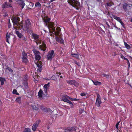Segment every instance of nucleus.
Masks as SVG:
<instances>
[{
	"label": "nucleus",
	"mask_w": 132,
	"mask_h": 132,
	"mask_svg": "<svg viewBox=\"0 0 132 132\" xmlns=\"http://www.w3.org/2000/svg\"><path fill=\"white\" fill-rule=\"evenodd\" d=\"M131 22H132V18L131 19Z\"/></svg>",
	"instance_id": "obj_57"
},
{
	"label": "nucleus",
	"mask_w": 132,
	"mask_h": 132,
	"mask_svg": "<svg viewBox=\"0 0 132 132\" xmlns=\"http://www.w3.org/2000/svg\"><path fill=\"white\" fill-rule=\"evenodd\" d=\"M55 0H51V1H50V2H52L53 1H55Z\"/></svg>",
	"instance_id": "obj_52"
},
{
	"label": "nucleus",
	"mask_w": 132,
	"mask_h": 132,
	"mask_svg": "<svg viewBox=\"0 0 132 132\" xmlns=\"http://www.w3.org/2000/svg\"><path fill=\"white\" fill-rule=\"evenodd\" d=\"M70 97L67 95H63L62 96L61 99L62 100L65 102L68 103L71 107H72L73 105L72 103L69 100V99L70 100Z\"/></svg>",
	"instance_id": "obj_5"
},
{
	"label": "nucleus",
	"mask_w": 132,
	"mask_h": 132,
	"mask_svg": "<svg viewBox=\"0 0 132 132\" xmlns=\"http://www.w3.org/2000/svg\"><path fill=\"white\" fill-rule=\"evenodd\" d=\"M124 43L125 47L127 49H130L131 47L129 45L125 42H124Z\"/></svg>",
	"instance_id": "obj_26"
},
{
	"label": "nucleus",
	"mask_w": 132,
	"mask_h": 132,
	"mask_svg": "<svg viewBox=\"0 0 132 132\" xmlns=\"http://www.w3.org/2000/svg\"><path fill=\"white\" fill-rule=\"evenodd\" d=\"M92 80L94 84L95 85H100L101 84V83L100 82L97 81H94L93 80Z\"/></svg>",
	"instance_id": "obj_20"
},
{
	"label": "nucleus",
	"mask_w": 132,
	"mask_h": 132,
	"mask_svg": "<svg viewBox=\"0 0 132 132\" xmlns=\"http://www.w3.org/2000/svg\"><path fill=\"white\" fill-rule=\"evenodd\" d=\"M23 132H31V130L29 128H26Z\"/></svg>",
	"instance_id": "obj_31"
},
{
	"label": "nucleus",
	"mask_w": 132,
	"mask_h": 132,
	"mask_svg": "<svg viewBox=\"0 0 132 132\" xmlns=\"http://www.w3.org/2000/svg\"><path fill=\"white\" fill-rule=\"evenodd\" d=\"M106 25H107L108 28H110V26H109V24L107 22H106Z\"/></svg>",
	"instance_id": "obj_49"
},
{
	"label": "nucleus",
	"mask_w": 132,
	"mask_h": 132,
	"mask_svg": "<svg viewBox=\"0 0 132 132\" xmlns=\"http://www.w3.org/2000/svg\"><path fill=\"white\" fill-rule=\"evenodd\" d=\"M24 85L25 86L26 88H27L28 87V84L26 82L24 84Z\"/></svg>",
	"instance_id": "obj_38"
},
{
	"label": "nucleus",
	"mask_w": 132,
	"mask_h": 132,
	"mask_svg": "<svg viewBox=\"0 0 132 132\" xmlns=\"http://www.w3.org/2000/svg\"><path fill=\"white\" fill-rule=\"evenodd\" d=\"M127 60V64L128 65V67L129 68L130 66V63H129V60Z\"/></svg>",
	"instance_id": "obj_40"
},
{
	"label": "nucleus",
	"mask_w": 132,
	"mask_h": 132,
	"mask_svg": "<svg viewBox=\"0 0 132 132\" xmlns=\"http://www.w3.org/2000/svg\"><path fill=\"white\" fill-rule=\"evenodd\" d=\"M67 82L70 85H73L75 87H78L79 85V84L74 80H67Z\"/></svg>",
	"instance_id": "obj_8"
},
{
	"label": "nucleus",
	"mask_w": 132,
	"mask_h": 132,
	"mask_svg": "<svg viewBox=\"0 0 132 132\" xmlns=\"http://www.w3.org/2000/svg\"><path fill=\"white\" fill-rule=\"evenodd\" d=\"M38 71L40 72L42 70V67H38Z\"/></svg>",
	"instance_id": "obj_42"
},
{
	"label": "nucleus",
	"mask_w": 132,
	"mask_h": 132,
	"mask_svg": "<svg viewBox=\"0 0 132 132\" xmlns=\"http://www.w3.org/2000/svg\"><path fill=\"white\" fill-rule=\"evenodd\" d=\"M121 57L122 59H123L124 60H128L122 54L121 55Z\"/></svg>",
	"instance_id": "obj_35"
},
{
	"label": "nucleus",
	"mask_w": 132,
	"mask_h": 132,
	"mask_svg": "<svg viewBox=\"0 0 132 132\" xmlns=\"http://www.w3.org/2000/svg\"><path fill=\"white\" fill-rule=\"evenodd\" d=\"M6 70H8L10 72H13V70L9 67H7L6 68Z\"/></svg>",
	"instance_id": "obj_36"
},
{
	"label": "nucleus",
	"mask_w": 132,
	"mask_h": 132,
	"mask_svg": "<svg viewBox=\"0 0 132 132\" xmlns=\"http://www.w3.org/2000/svg\"><path fill=\"white\" fill-rule=\"evenodd\" d=\"M10 2H12V0H9Z\"/></svg>",
	"instance_id": "obj_53"
},
{
	"label": "nucleus",
	"mask_w": 132,
	"mask_h": 132,
	"mask_svg": "<svg viewBox=\"0 0 132 132\" xmlns=\"http://www.w3.org/2000/svg\"><path fill=\"white\" fill-rule=\"evenodd\" d=\"M31 26V23L29 20H26L24 25V29L26 30L27 32H29Z\"/></svg>",
	"instance_id": "obj_4"
},
{
	"label": "nucleus",
	"mask_w": 132,
	"mask_h": 132,
	"mask_svg": "<svg viewBox=\"0 0 132 132\" xmlns=\"http://www.w3.org/2000/svg\"><path fill=\"white\" fill-rule=\"evenodd\" d=\"M111 17L116 19L120 22L122 21L121 20L120 18L117 17L115 15H112Z\"/></svg>",
	"instance_id": "obj_18"
},
{
	"label": "nucleus",
	"mask_w": 132,
	"mask_h": 132,
	"mask_svg": "<svg viewBox=\"0 0 132 132\" xmlns=\"http://www.w3.org/2000/svg\"><path fill=\"white\" fill-rule=\"evenodd\" d=\"M35 6L36 7H40L41 6V4L39 2H37L36 3Z\"/></svg>",
	"instance_id": "obj_33"
},
{
	"label": "nucleus",
	"mask_w": 132,
	"mask_h": 132,
	"mask_svg": "<svg viewBox=\"0 0 132 132\" xmlns=\"http://www.w3.org/2000/svg\"><path fill=\"white\" fill-rule=\"evenodd\" d=\"M22 26V27H23V26H22V25H21L20 26Z\"/></svg>",
	"instance_id": "obj_58"
},
{
	"label": "nucleus",
	"mask_w": 132,
	"mask_h": 132,
	"mask_svg": "<svg viewBox=\"0 0 132 132\" xmlns=\"http://www.w3.org/2000/svg\"><path fill=\"white\" fill-rule=\"evenodd\" d=\"M28 76L26 75L24 78V80H26Z\"/></svg>",
	"instance_id": "obj_50"
},
{
	"label": "nucleus",
	"mask_w": 132,
	"mask_h": 132,
	"mask_svg": "<svg viewBox=\"0 0 132 132\" xmlns=\"http://www.w3.org/2000/svg\"><path fill=\"white\" fill-rule=\"evenodd\" d=\"M102 103L101 100V97L98 94H97V98L96 102V105L98 107L100 106V104Z\"/></svg>",
	"instance_id": "obj_11"
},
{
	"label": "nucleus",
	"mask_w": 132,
	"mask_h": 132,
	"mask_svg": "<svg viewBox=\"0 0 132 132\" xmlns=\"http://www.w3.org/2000/svg\"><path fill=\"white\" fill-rule=\"evenodd\" d=\"M106 5H105L106 7V6H111L112 5H113L114 4V3L112 2H111L109 3H106Z\"/></svg>",
	"instance_id": "obj_28"
},
{
	"label": "nucleus",
	"mask_w": 132,
	"mask_h": 132,
	"mask_svg": "<svg viewBox=\"0 0 132 132\" xmlns=\"http://www.w3.org/2000/svg\"><path fill=\"white\" fill-rule=\"evenodd\" d=\"M51 36H52V34H51L50 35Z\"/></svg>",
	"instance_id": "obj_55"
},
{
	"label": "nucleus",
	"mask_w": 132,
	"mask_h": 132,
	"mask_svg": "<svg viewBox=\"0 0 132 132\" xmlns=\"http://www.w3.org/2000/svg\"><path fill=\"white\" fill-rule=\"evenodd\" d=\"M15 94H16L17 95H19V94L18 93H17V92H16V93Z\"/></svg>",
	"instance_id": "obj_54"
},
{
	"label": "nucleus",
	"mask_w": 132,
	"mask_h": 132,
	"mask_svg": "<svg viewBox=\"0 0 132 132\" xmlns=\"http://www.w3.org/2000/svg\"><path fill=\"white\" fill-rule=\"evenodd\" d=\"M10 33H7V34L6 35V41L7 42H8V39L10 38Z\"/></svg>",
	"instance_id": "obj_22"
},
{
	"label": "nucleus",
	"mask_w": 132,
	"mask_h": 132,
	"mask_svg": "<svg viewBox=\"0 0 132 132\" xmlns=\"http://www.w3.org/2000/svg\"><path fill=\"white\" fill-rule=\"evenodd\" d=\"M68 3L72 6L78 9V7L80 5L79 2L78 0H68Z\"/></svg>",
	"instance_id": "obj_2"
},
{
	"label": "nucleus",
	"mask_w": 132,
	"mask_h": 132,
	"mask_svg": "<svg viewBox=\"0 0 132 132\" xmlns=\"http://www.w3.org/2000/svg\"><path fill=\"white\" fill-rule=\"evenodd\" d=\"M43 94V91L42 90L40 89L39 90L38 92V94L39 97L41 98L42 97V95Z\"/></svg>",
	"instance_id": "obj_19"
},
{
	"label": "nucleus",
	"mask_w": 132,
	"mask_h": 132,
	"mask_svg": "<svg viewBox=\"0 0 132 132\" xmlns=\"http://www.w3.org/2000/svg\"><path fill=\"white\" fill-rule=\"evenodd\" d=\"M16 101L17 102L20 104L21 103V101L20 97H18L16 99Z\"/></svg>",
	"instance_id": "obj_27"
},
{
	"label": "nucleus",
	"mask_w": 132,
	"mask_h": 132,
	"mask_svg": "<svg viewBox=\"0 0 132 132\" xmlns=\"http://www.w3.org/2000/svg\"><path fill=\"white\" fill-rule=\"evenodd\" d=\"M72 56H73L74 57H76V58H77V59L79 58V55L78 54H72Z\"/></svg>",
	"instance_id": "obj_30"
},
{
	"label": "nucleus",
	"mask_w": 132,
	"mask_h": 132,
	"mask_svg": "<svg viewBox=\"0 0 132 132\" xmlns=\"http://www.w3.org/2000/svg\"><path fill=\"white\" fill-rule=\"evenodd\" d=\"M120 23L121 24V25L122 26V27L123 28H125L124 23L122 21H121Z\"/></svg>",
	"instance_id": "obj_41"
},
{
	"label": "nucleus",
	"mask_w": 132,
	"mask_h": 132,
	"mask_svg": "<svg viewBox=\"0 0 132 132\" xmlns=\"http://www.w3.org/2000/svg\"><path fill=\"white\" fill-rule=\"evenodd\" d=\"M12 7V5L11 4L6 2H5L2 5V7L3 8H6Z\"/></svg>",
	"instance_id": "obj_12"
},
{
	"label": "nucleus",
	"mask_w": 132,
	"mask_h": 132,
	"mask_svg": "<svg viewBox=\"0 0 132 132\" xmlns=\"http://www.w3.org/2000/svg\"><path fill=\"white\" fill-rule=\"evenodd\" d=\"M36 43L37 45L39 44H41L39 46V49L43 51H45L46 48V46L44 43L41 40L38 39L36 42Z\"/></svg>",
	"instance_id": "obj_3"
},
{
	"label": "nucleus",
	"mask_w": 132,
	"mask_h": 132,
	"mask_svg": "<svg viewBox=\"0 0 132 132\" xmlns=\"http://www.w3.org/2000/svg\"><path fill=\"white\" fill-rule=\"evenodd\" d=\"M50 83L48 82L47 84H46L44 86V90L45 93L47 92V90L50 87Z\"/></svg>",
	"instance_id": "obj_16"
},
{
	"label": "nucleus",
	"mask_w": 132,
	"mask_h": 132,
	"mask_svg": "<svg viewBox=\"0 0 132 132\" xmlns=\"http://www.w3.org/2000/svg\"><path fill=\"white\" fill-rule=\"evenodd\" d=\"M32 37L35 40L37 39L38 38V36L36 34H32Z\"/></svg>",
	"instance_id": "obj_23"
},
{
	"label": "nucleus",
	"mask_w": 132,
	"mask_h": 132,
	"mask_svg": "<svg viewBox=\"0 0 132 132\" xmlns=\"http://www.w3.org/2000/svg\"><path fill=\"white\" fill-rule=\"evenodd\" d=\"M8 27H9V28H10L11 27V24H10V20L9 21V22Z\"/></svg>",
	"instance_id": "obj_46"
},
{
	"label": "nucleus",
	"mask_w": 132,
	"mask_h": 132,
	"mask_svg": "<svg viewBox=\"0 0 132 132\" xmlns=\"http://www.w3.org/2000/svg\"><path fill=\"white\" fill-rule=\"evenodd\" d=\"M22 60L23 62L24 63H27L28 61V60L27 58V54L25 53H22Z\"/></svg>",
	"instance_id": "obj_13"
},
{
	"label": "nucleus",
	"mask_w": 132,
	"mask_h": 132,
	"mask_svg": "<svg viewBox=\"0 0 132 132\" xmlns=\"http://www.w3.org/2000/svg\"><path fill=\"white\" fill-rule=\"evenodd\" d=\"M38 123L37 122L34 123L32 128V129L33 131H35L36 130L38 126Z\"/></svg>",
	"instance_id": "obj_17"
},
{
	"label": "nucleus",
	"mask_w": 132,
	"mask_h": 132,
	"mask_svg": "<svg viewBox=\"0 0 132 132\" xmlns=\"http://www.w3.org/2000/svg\"><path fill=\"white\" fill-rule=\"evenodd\" d=\"M97 1H100L101 0H96Z\"/></svg>",
	"instance_id": "obj_56"
},
{
	"label": "nucleus",
	"mask_w": 132,
	"mask_h": 132,
	"mask_svg": "<svg viewBox=\"0 0 132 132\" xmlns=\"http://www.w3.org/2000/svg\"><path fill=\"white\" fill-rule=\"evenodd\" d=\"M55 38L56 41L57 42L62 44L63 43L64 40L61 37L56 36L55 37Z\"/></svg>",
	"instance_id": "obj_15"
},
{
	"label": "nucleus",
	"mask_w": 132,
	"mask_h": 132,
	"mask_svg": "<svg viewBox=\"0 0 132 132\" xmlns=\"http://www.w3.org/2000/svg\"><path fill=\"white\" fill-rule=\"evenodd\" d=\"M37 106V105L36 106V105H35L34 104H33L32 105V107L33 109L35 110H37L38 109V108Z\"/></svg>",
	"instance_id": "obj_29"
},
{
	"label": "nucleus",
	"mask_w": 132,
	"mask_h": 132,
	"mask_svg": "<svg viewBox=\"0 0 132 132\" xmlns=\"http://www.w3.org/2000/svg\"><path fill=\"white\" fill-rule=\"evenodd\" d=\"M16 33L19 38H21L22 40H25V37L20 32L18 31H16Z\"/></svg>",
	"instance_id": "obj_14"
},
{
	"label": "nucleus",
	"mask_w": 132,
	"mask_h": 132,
	"mask_svg": "<svg viewBox=\"0 0 132 132\" xmlns=\"http://www.w3.org/2000/svg\"><path fill=\"white\" fill-rule=\"evenodd\" d=\"M41 109L43 111L44 110H45V109L44 108H41Z\"/></svg>",
	"instance_id": "obj_51"
},
{
	"label": "nucleus",
	"mask_w": 132,
	"mask_h": 132,
	"mask_svg": "<svg viewBox=\"0 0 132 132\" xmlns=\"http://www.w3.org/2000/svg\"><path fill=\"white\" fill-rule=\"evenodd\" d=\"M128 6V5L126 3H125L123 5V8L125 10L126 9L127 7Z\"/></svg>",
	"instance_id": "obj_32"
},
{
	"label": "nucleus",
	"mask_w": 132,
	"mask_h": 132,
	"mask_svg": "<svg viewBox=\"0 0 132 132\" xmlns=\"http://www.w3.org/2000/svg\"><path fill=\"white\" fill-rule=\"evenodd\" d=\"M83 112V110L82 109H80L79 110V113H82Z\"/></svg>",
	"instance_id": "obj_44"
},
{
	"label": "nucleus",
	"mask_w": 132,
	"mask_h": 132,
	"mask_svg": "<svg viewBox=\"0 0 132 132\" xmlns=\"http://www.w3.org/2000/svg\"><path fill=\"white\" fill-rule=\"evenodd\" d=\"M50 20L51 19L50 18H46L44 20V21L46 23V24H47V23H48L50 22Z\"/></svg>",
	"instance_id": "obj_25"
},
{
	"label": "nucleus",
	"mask_w": 132,
	"mask_h": 132,
	"mask_svg": "<svg viewBox=\"0 0 132 132\" xmlns=\"http://www.w3.org/2000/svg\"><path fill=\"white\" fill-rule=\"evenodd\" d=\"M5 81V79L4 78L0 77V81H1V85H3L4 84V82Z\"/></svg>",
	"instance_id": "obj_24"
},
{
	"label": "nucleus",
	"mask_w": 132,
	"mask_h": 132,
	"mask_svg": "<svg viewBox=\"0 0 132 132\" xmlns=\"http://www.w3.org/2000/svg\"><path fill=\"white\" fill-rule=\"evenodd\" d=\"M103 76H104L106 77V78H108L109 77V75H106L104 74H103Z\"/></svg>",
	"instance_id": "obj_45"
},
{
	"label": "nucleus",
	"mask_w": 132,
	"mask_h": 132,
	"mask_svg": "<svg viewBox=\"0 0 132 132\" xmlns=\"http://www.w3.org/2000/svg\"><path fill=\"white\" fill-rule=\"evenodd\" d=\"M85 95V94L84 93H81V95L82 96H84Z\"/></svg>",
	"instance_id": "obj_47"
},
{
	"label": "nucleus",
	"mask_w": 132,
	"mask_h": 132,
	"mask_svg": "<svg viewBox=\"0 0 132 132\" xmlns=\"http://www.w3.org/2000/svg\"><path fill=\"white\" fill-rule=\"evenodd\" d=\"M32 51L35 56V59L38 60H39L41 58L40 53L36 50H33Z\"/></svg>",
	"instance_id": "obj_7"
},
{
	"label": "nucleus",
	"mask_w": 132,
	"mask_h": 132,
	"mask_svg": "<svg viewBox=\"0 0 132 132\" xmlns=\"http://www.w3.org/2000/svg\"><path fill=\"white\" fill-rule=\"evenodd\" d=\"M119 124V122H118L116 125V127L117 129L118 128V125Z\"/></svg>",
	"instance_id": "obj_43"
},
{
	"label": "nucleus",
	"mask_w": 132,
	"mask_h": 132,
	"mask_svg": "<svg viewBox=\"0 0 132 132\" xmlns=\"http://www.w3.org/2000/svg\"><path fill=\"white\" fill-rule=\"evenodd\" d=\"M75 63L78 66H80V65L79 63H78L77 61H75Z\"/></svg>",
	"instance_id": "obj_48"
},
{
	"label": "nucleus",
	"mask_w": 132,
	"mask_h": 132,
	"mask_svg": "<svg viewBox=\"0 0 132 132\" xmlns=\"http://www.w3.org/2000/svg\"><path fill=\"white\" fill-rule=\"evenodd\" d=\"M70 100L72 101H77L79 100L78 99H77V98H71L70 97Z\"/></svg>",
	"instance_id": "obj_37"
},
{
	"label": "nucleus",
	"mask_w": 132,
	"mask_h": 132,
	"mask_svg": "<svg viewBox=\"0 0 132 132\" xmlns=\"http://www.w3.org/2000/svg\"><path fill=\"white\" fill-rule=\"evenodd\" d=\"M25 4L23 1H20V7L22 8V9H23L24 6Z\"/></svg>",
	"instance_id": "obj_21"
},
{
	"label": "nucleus",
	"mask_w": 132,
	"mask_h": 132,
	"mask_svg": "<svg viewBox=\"0 0 132 132\" xmlns=\"http://www.w3.org/2000/svg\"><path fill=\"white\" fill-rule=\"evenodd\" d=\"M36 65H37L38 68L42 67L41 64L40 63L38 62L36 63Z\"/></svg>",
	"instance_id": "obj_34"
},
{
	"label": "nucleus",
	"mask_w": 132,
	"mask_h": 132,
	"mask_svg": "<svg viewBox=\"0 0 132 132\" xmlns=\"http://www.w3.org/2000/svg\"><path fill=\"white\" fill-rule=\"evenodd\" d=\"M12 20L14 24H16L18 26L19 25V22L20 20L19 17H14L12 19Z\"/></svg>",
	"instance_id": "obj_10"
},
{
	"label": "nucleus",
	"mask_w": 132,
	"mask_h": 132,
	"mask_svg": "<svg viewBox=\"0 0 132 132\" xmlns=\"http://www.w3.org/2000/svg\"><path fill=\"white\" fill-rule=\"evenodd\" d=\"M131 103H132V101H131Z\"/></svg>",
	"instance_id": "obj_59"
},
{
	"label": "nucleus",
	"mask_w": 132,
	"mask_h": 132,
	"mask_svg": "<svg viewBox=\"0 0 132 132\" xmlns=\"http://www.w3.org/2000/svg\"><path fill=\"white\" fill-rule=\"evenodd\" d=\"M46 25L49 29L50 28H52L53 31V32H54L55 35H57L59 34V32L61 31L60 28L57 27L55 30V28L53 27L54 26V24L53 23L50 22L48 24H46Z\"/></svg>",
	"instance_id": "obj_1"
},
{
	"label": "nucleus",
	"mask_w": 132,
	"mask_h": 132,
	"mask_svg": "<svg viewBox=\"0 0 132 132\" xmlns=\"http://www.w3.org/2000/svg\"><path fill=\"white\" fill-rule=\"evenodd\" d=\"M55 55L54 51L53 50L50 51L47 55L46 58L48 60H51Z\"/></svg>",
	"instance_id": "obj_6"
},
{
	"label": "nucleus",
	"mask_w": 132,
	"mask_h": 132,
	"mask_svg": "<svg viewBox=\"0 0 132 132\" xmlns=\"http://www.w3.org/2000/svg\"><path fill=\"white\" fill-rule=\"evenodd\" d=\"M17 92V91L15 89H14L13 91V93L14 94H15Z\"/></svg>",
	"instance_id": "obj_39"
},
{
	"label": "nucleus",
	"mask_w": 132,
	"mask_h": 132,
	"mask_svg": "<svg viewBox=\"0 0 132 132\" xmlns=\"http://www.w3.org/2000/svg\"><path fill=\"white\" fill-rule=\"evenodd\" d=\"M76 129V127L75 126L66 128L65 129V132H72L75 131Z\"/></svg>",
	"instance_id": "obj_9"
}]
</instances>
